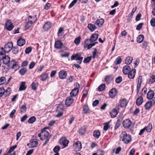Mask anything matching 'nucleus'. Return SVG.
<instances>
[{"instance_id": "f257e3e1", "label": "nucleus", "mask_w": 155, "mask_h": 155, "mask_svg": "<svg viewBox=\"0 0 155 155\" xmlns=\"http://www.w3.org/2000/svg\"><path fill=\"white\" fill-rule=\"evenodd\" d=\"M38 136L40 137L41 140H45V143L43 144V146H45L49 141L51 137V135H49V133L46 131L45 129H43L41 132L38 134Z\"/></svg>"}, {"instance_id": "f03ea898", "label": "nucleus", "mask_w": 155, "mask_h": 155, "mask_svg": "<svg viewBox=\"0 0 155 155\" xmlns=\"http://www.w3.org/2000/svg\"><path fill=\"white\" fill-rule=\"evenodd\" d=\"M13 46V43L12 42H9L6 44L4 48H0V55H3L6 53L9 52L12 50Z\"/></svg>"}, {"instance_id": "7ed1b4c3", "label": "nucleus", "mask_w": 155, "mask_h": 155, "mask_svg": "<svg viewBox=\"0 0 155 155\" xmlns=\"http://www.w3.org/2000/svg\"><path fill=\"white\" fill-rule=\"evenodd\" d=\"M120 137V140L126 144H128L131 140V135L128 134L126 131H123L121 133Z\"/></svg>"}, {"instance_id": "20e7f679", "label": "nucleus", "mask_w": 155, "mask_h": 155, "mask_svg": "<svg viewBox=\"0 0 155 155\" xmlns=\"http://www.w3.org/2000/svg\"><path fill=\"white\" fill-rule=\"evenodd\" d=\"M83 59V57L81 56V55L78 53L72 55L71 57V60H75L78 61L77 62L79 64L81 63Z\"/></svg>"}, {"instance_id": "39448f33", "label": "nucleus", "mask_w": 155, "mask_h": 155, "mask_svg": "<svg viewBox=\"0 0 155 155\" xmlns=\"http://www.w3.org/2000/svg\"><path fill=\"white\" fill-rule=\"evenodd\" d=\"M89 41V40L88 39H87L84 41V48H87V49H90L93 46L95 45L96 44L98 43L97 42H95L94 43H90L89 44L87 43V42H88Z\"/></svg>"}, {"instance_id": "423d86ee", "label": "nucleus", "mask_w": 155, "mask_h": 155, "mask_svg": "<svg viewBox=\"0 0 155 155\" xmlns=\"http://www.w3.org/2000/svg\"><path fill=\"white\" fill-rule=\"evenodd\" d=\"M5 26L6 29L9 31L12 30L14 27L11 20H8L5 23Z\"/></svg>"}, {"instance_id": "0eeeda50", "label": "nucleus", "mask_w": 155, "mask_h": 155, "mask_svg": "<svg viewBox=\"0 0 155 155\" xmlns=\"http://www.w3.org/2000/svg\"><path fill=\"white\" fill-rule=\"evenodd\" d=\"M117 90L116 88H114L110 90L108 94L110 98H113L117 96Z\"/></svg>"}, {"instance_id": "6e6552de", "label": "nucleus", "mask_w": 155, "mask_h": 155, "mask_svg": "<svg viewBox=\"0 0 155 155\" xmlns=\"http://www.w3.org/2000/svg\"><path fill=\"white\" fill-rule=\"evenodd\" d=\"M76 87L73 89L70 93L71 96L74 97L76 96L78 94L79 90L78 88L79 87V84L78 83H76Z\"/></svg>"}, {"instance_id": "1a4fd4ad", "label": "nucleus", "mask_w": 155, "mask_h": 155, "mask_svg": "<svg viewBox=\"0 0 155 155\" xmlns=\"http://www.w3.org/2000/svg\"><path fill=\"white\" fill-rule=\"evenodd\" d=\"M60 144L64 146V147H65L68 146L69 141L65 137H62L60 139Z\"/></svg>"}, {"instance_id": "9d476101", "label": "nucleus", "mask_w": 155, "mask_h": 155, "mask_svg": "<svg viewBox=\"0 0 155 155\" xmlns=\"http://www.w3.org/2000/svg\"><path fill=\"white\" fill-rule=\"evenodd\" d=\"M73 146L74 147V150L76 152L80 150L82 148L81 143L79 141L77 142L74 144Z\"/></svg>"}, {"instance_id": "9b49d317", "label": "nucleus", "mask_w": 155, "mask_h": 155, "mask_svg": "<svg viewBox=\"0 0 155 155\" xmlns=\"http://www.w3.org/2000/svg\"><path fill=\"white\" fill-rule=\"evenodd\" d=\"M131 124V121L129 119H127L123 122V127L125 128H128L130 127Z\"/></svg>"}, {"instance_id": "f8f14e48", "label": "nucleus", "mask_w": 155, "mask_h": 155, "mask_svg": "<svg viewBox=\"0 0 155 155\" xmlns=\"http://www.w3.org/2000/svg\"><path fill=\"white\" fill-rule=\"evenodd\" d=\"M11 64H12L13 69L15 71L18 70L19 68V64L18 62L15 61V60H12L11 61Z\"/></svg>"}, {"instance_id": "ddd939ff", "label": "nucleus", "mask_w": 155, "mask_h": 155, "mask_svg": "<svg viewBox=\"0 0 155 155\" xmlns=\"http://www.w3.org/2000/svg\"><path fill=\"white\" fill-rule=\"evenodd\" d=\"M36 20V19L35 18H34L33 20H31L29 18L28 19V20L27 21L25 25V28H29L31 25L35 22Z\"/></svg>"}, {"instance_id": "4468645a", "label": "nucleus", "mask_w": 155, "mask_h": 155, "mask_svg": "<svg viewBox=\"0 0 155 155\" xmlns=\"http://www.w3.org/2000/svg\"><path fill=\"white\" fill-rule=\"evenodd\" d=\"M64 28L62 27H60L58 32V35L60 39L63 38L64 37Z\"/></svg>"}, {"instance_id": "2eb2a0df", "label": "nucleus", "mask_w": 155, "mask_h": 155, "mask_svg": "<svg viewBox=\"0 0 155 155\" xmlns=\"http://www.w3.org/2000/svg\"><path fill=\"white\" fill-rule=\"evenodd\" d=\"M59 78L61 79H64L66 78L67 75V72L62 70L60 71L58 73Z\"/></svg>"}, {"instance_id": "dca6fc26", "label": "nucleus", "mask_w": 155, "mask_h": 155, "mask_svg": "<svg viewBox=\"0 0 155 155\" xmlns=\"http://www.w3.org/2000/svg\"><path fill=\"white\" fill-rule=\"evenodd\" d=\"M98 35L97 34L94 33L92 34L90 37L89 41L91 43H94L97 41L98 38Z\"/></svg>"}, {"instance_id": "f3484780", "label": "nucleus", "mask_w": 155, "mask_h": 155, "mask_svg": "<svg viewBox=\"0 0 155 155\" xmlns=\"http://www.w3.org/2000/svg\"><path fill=\"white\" fill-rule=\"evenodd\" d=\"M74 100L72 97H67L65 102V104L68 106H70L73 103Z\"/></svg>"}, {"instance_id": "a211bd4d", "label": "nucleus", "mask_w": 155, "mask_h": 155, "mask_svg": "<svg viewBox=\"0 0 155 155\" xmlns=\"http://www.w3.org/2000/svg\"><path fill=\"white\" fill-rule=\"evenodd\" d=\"M131 68L128 65H126L124 66L123 69V72L125 74H127L130 71Z\"/></svg>"}, {"instance_id": "6ab92c4d", "label": "nucleus", "mask_w": 155, "mask_h": 155, "mask_svg": "<svg viewBox=\"0 0 155 155\" xmlns=\"http://www.w3.org/2000/svg\"><path fill=\"white\" fill-rule=\"evenodd\" d=\"M154 95V92L152 90H150L147 93V97L149 100L152 99Z\"/></svg>"}, {"instance_id": "aec40b11", "label": "nucleus", "mask_w": 155, "mask_h": 155, "mask_svg": "<svg viewBox=\"0 0 155 155\" xmlns=\"http://www.w3.org/2000/svg\"><path fill=\"white\" fill-rule=\"evenodd\" d=\"M135 74L136 70L135 69H132L128 74V77L130 79H133L134 77Z\"/></svg>"}, {"instance_id": "412c9836", "label": "nucleus", "mask_w": 155, "mask_h": 155, "mask_svg": "<svg viewBox=\"0 0 155 155\" xmlns=\"http://www.w3.org/2000/svg\"><path fill=\"white\" fill-rule=\"evenodd\" d=\"M25 43V39L20 38L17 41V44L18 45L20 46H23Z\"/></svg>"}, {"instance_id": "4be33fe9", "label": "nucleus", "mask_w": 155, "mask_h": 155, "mask_svg": "<svg viewBox=\"0 0 155 155\" xmlns=\"http://www.w3.org/2000/svg\"><path fill=\"white\" fill-rule=\"evenodd\" d=\"M62 45L63 43L61 40H58L55 42L54 47L56 48H61Z\"/></svg>"}, {"instance_id": "5701e85b", "label": "nucleus", "mask_w": 155, "mask_h": 155, "mask_svg": "<svg viewBox=\"0 0 155 155\" xmlns=\"http://www.w3.org/2000/svg\"><path fill=\"white\" fill-rule=\"evenodd\" d=\"M51 24L49 21L46 22L44 25L43 28L45 30H48L51 28Z\"/></svg>"}, {"instance_id": "b1692460", "label": "nucleus", "mask_w": 155, "mask_h": 155, "mask_svg": "<svg viewBox=\"0 0 155 155\" xmlns=\"http://www.w3.org/2000/svg\"><path fill=\"white\" fill-rule=\"evenodd\" d=\"M30 144L31 147H35L37 146L38 144V142L36 139H32L31 140Z\"/></svg>"}, {"instance_id": "393cba45", "label": "nucleus", "mask_w": 155, "mask_h": 155, "mask_svg": "<svg viewBox=\"0 0 155 155\" xmlns=\"http://www.w3.org/2000/svg\"><path fill=\"white\" fill-rule=\"evenodd\" d=\"M104 22V20L102 18L97 19L96 21L95 24L99 27H101Z\"/></svg>"}, {"instance_id": "a878e982", "label": "nucleus", "mask_w": 155, "mask_h": 155, "mask_svg": "<svg viewBox=\"0 0 155 155\" xmlns=\"http://www.w3.org/2000/svg\"><path fill=\"white\" fill-rule=\"evenodd\" d=\"M120 106L121 107H125L127 104V100L125 98L120 100Z\"/></svg>"}, {"instance_id": "bb28decb", "label": "nucleus", "mask_w": 155, "mask_h": 155, "mask_svg": "<svg viewBox=\"0 0 155 155\" xmlns=\"http://www.w3.org/2000/svg\"><path fill=\"white\" fill-rule=\"evenodd\" d=\"M110 113L111 117L113 118L116 116L118 114V112L115 109H113Z\"/></svg>"}, {"instance_id": "cd10ccee", "label": "nucleus", "mask_w": 155, "mask_h": 155, "mask_svg": "<svg viewBox=\"0 0 155 155\" xmlns=\"http://www.w3.org/2000/svg\"><path fill=\"white\" fill-rule=\"evenodd\" d=\"M90 113V110L89 109L88 106L84 105L83 107V113L84 114H87Z\"/></svg>"}, {"instance_id": "c85d7f7f", "label": "nucleus", "mask_w": 155, "mask_h": 155, "mask_svg": "<svg viewBox=\"0 0 155 155\" xmlns=\"http://www.w3.org/2000/svg\"><path fill=\"white\" fill-rule=\"evenodd\" d=\"M3 60V63L5 64H7L10 62V58L8 56H5L2 57Z\"/></svg>"}, {"instance_id": "c756f323", "label": "nucleus", "mask_w": 155, "mask_h": 155, "mask_svg": "<svg viewBox=\"0 0 155 155\" xmlns=\"http://www.w3.org/2000/svg\"><path fill=\"white\" fill-rule=\"evenodd\" d=\"M11 89L9 87L6 90H5L3 95L5 97L9 96L11 94Z\"/></svg>"}, {"instance_id": "7c9ffc66", "label": "nucleus", "mask_w": 155, "mask_h": 155, "mask_svg": "<svg viewBox=\"0 0 155 155\" xmlns=\"http://www.w3.org/2000/svg\"><path fill=\"white\" fill-rule=\"evenodd\" d=\"M143 102V98L142 96H140L137 99L136 101V104L138 106L140 105Z\"/></svg>"}, {"instance_id": "2f4dec72", "label": "nucleus", "mask_w": 155, "mask_h": 155, "mask_svg": "<svg viewBox=\"0 0 155 155\" xmlns=\"http://www.w3.org/2000/svg\"><path fill=\"white\" fill-rule=\"evenodd\" d=\"M27 71V69L24 67H22L19 71V74L21 75H25Z\"/></svg>"}, {"instance_id": "473e14b6", "label": "nucleus", "mask_w": 155, "mask_h": 155, "mask_svg": "<svg viewBox=\"0 0 155 155\" xmlns=\"http://www.w3.org/2000/svg\"><path fill=\"white\" fill-rule=\"evenodd\" d=\"M88 28L91 31H93L96 28V26L91 24H89L87 26Z\"/></svg>"}, {"instance_id": "72a5a7b5", "label": "nucleus", "mask_w": 155, "mask_h": 155, "mask_svg": "<svg viewBox=\"0 0 155 155\" xmlns=\"http://www.w3.org/2000/svg\"><path fill=\"white\" fill-rule=\"evenodd\" d=\"M100 133L99 130H97L94 131L93 135L94 137L97 139H98L100 135Z\"/></svg>"}, {"instance_id": "f704fd0d", "label": "nucleus", "mask_w": 155, "mask_h": 155, "mask_svg": "<svg viewBox=\"0 0 155 155\" xmlns=\"http://www.w3.org/2000/svg\"><path fill=\"white\" fill-rule=\"evenodd\" d=\"M25 82H22L20 84L19 88L20 91H22L25 90L26 88V87L25 86Z\"/></svg>"}, {"instance_id": "c9c22d12", "label": "nucleus", "mask_w": 155, "mask_h": 155, "mask_svg": "<svg viewBox=\"0 0 155 155\" xmlns=\"http://www.w3.org/2000/svg\"><path fill=\"white\" fill-rule=\"evenodd\" d=\"M152 103L150 101H147L144 105L145 109L146 110L149 109L152 106Z\"/></svg>"}, {"instance_id": "e433bc0d", "label": "nucleus", "mask_w": 155, "mask_h": 155, "mask_svg": "<svg viewBox=\"0 0 155 155\" xmlns=\"http://www.w3.org/2000/svg\"><path fill=\"white\" fill-rule=\"evenodd\" d=\"M137 7L134 8L133 9L130 13L129 15L128 16V19L130 21L131 20V18H132L133 16L134 13L137 10Z\"/></svg>"}, {"instance_id": "4c0bfd02", "label": "nucleus", "mask_w": 155, "mask_h": 155, "mask_svg": "<svg viewBox=\"0 0 155 155\" xmlns=\"http://www.w3.org/2000/svg\"><path fill=\"white\" fill-rule=\"evenodd\" d=\"M133 58L132 57L128 56L125 59V63L127 64H130L132 62Z\"/></svg>"}, {"instance_id": "58836bf2", "label": "nucleus", "mask_w": 155, "mask_h": 155, "mask_svg": "<svg viewBox=\"0 0 155 155\" xmlns=\"http://www.w3.org/2000/svg\"><path fill=\"white\" fill-rule=\"evenodd\" d=\"M41 77V80L42 81H45L48 77V73H44L40 76Z\"/></svg>"}, {"instance_id": "ea45409f", "label": "nucleus", "mask_w": 155, "mask_h": 155, "mask_svg": "<svg viewBox=\"0 0 155 155\" xmlns=\"http://www.w3.org/2000/svg\"><path fill=\"white\" fill-rule=\"evenodd\" d=\"M144 36L142 35H140L137 38V41L138 43H141L143 40Z\"/></svg>"}, {"instance_id": "a19ab883", "label": "nucleus", "mask_w": 155, "mask_h": 155, "mask_svg": "<svg viewBox=\"0 0 155 155\" xmlns=\"http://www.w3.org/2000/svg\"><path fill=\"white\" fill-rule=\"evenodd\" d=\"M144 128H145V130H146L147 132H150L152 128V124H149L148 126L145 127Z\"/></svg>"}, {"instance_id": "79ce46f5", "label": "nucleus", "mask_w": 155, "mask_h": 155, "mask_svg": "<svg viewBox=\"0 0 155 155\" xmlns=\"http://www.w3.org/2000/svg\"><path fill=\"white\" fill-rule=\"evenodd\" d=\"M155 81V75H152L151 76L149 80L148 83L149 84H152Z\"/></svg>"}, {"instance_id": "37998d69", "label": "nucleus", "mask_w": 155, "mask_h": 155, "mask_svg": "<svg viewBox=\"0 0 155 155\" xmlns=\"http://www.w3.org/2000/svg\"><path fill=\"white\" fill-rule=\"evenodd\" d=\"M36 120V118L35 116L31 117L28 120V122L30 124L33 123Z\"/></svg>"}, {"instance_id": "c03bdc74", "label": "nucleus", "mask_w": 155, "mask_h": 155, "mask_svg": "<svg viewBox=\"0 0 155 155\" xmlns=\"http://www.w3.org/2000/svg\"><path fill=\"white\" fill-rule=\"evenodd\" d=\"M86 128L85 127H81L79 130V133L81 135H83L85 132Z\"/></svg>"}, {"instance_id": "a18cd8bd", "label": "nucleus", "mask_w": 155, "mask_h": 155, "mask_svg": "<svg viewBox=\"0 0 155 155\" xmlns=\"http://www.w3.org/2000/svg\"><path fill=\"white\" fill-rule=\"evenodd\" d=\"M105 88V85L104 84H102L99 86L97 88L99 91H103Z\"/></svg>"}, {"instance_id": "49530a36", "label": "nucleus", "mask_w": 155, "mask_h": 155, "mask_svg": "<svg viewBox=\"0 0 155 155\" xmlns=\"http://www.w3.org/2000/svg\"><path fill=\"white\" fill-rule=\"evenodd\" d=\"M12 50V52L14 54H16L18 53V51L19 48H18L17 46L16 47L15 46H13Z\"/></svg>"}, {"instance_id": "de8ad7c7", "label": "nucleus", "mask_w": 155, "mask_h": 155, "mask_svg": "<svg viewBox=\"0 0 155 155\" xmlns=\"http://www.w3.org/2000/svg\"><path fill=\"white\" fill-rule=\"evenodd\" d=\"M112 75H110L107 76L105 78V81L107 82H110L112 81L113 79Z\"/></svg>"}, {"instance_id": "09e8293b", "label": "nucleus", "mask_w": 155, "mask_h": 155, "mask_svg": "<svg viewBox=\"0 0 155 155\" xmlns=\"http://www.w3.org/2000/svg\"><path fill=\"white\" fill-rule=\"evenodd\" d=\"M121 121H122L121 118H120V119H118V120L116 124V125L114 127V128L115 129H117L120 126V125L121 123Z\"/></svg>"}, {"instance_id": "8fccbe9b", "label": "nucleus", "mask_w": 155, "mask_h": 155, "mask_svg": "<svg viewBox=\"0 0 155 155\" xmlns=\"http://www.w3.org/2000/svg\"><path fill=\"white\" fill-rule=\"evenodd\" d=\"M38 84V83L33 82L31 85L32 89L34 90H36Z\"/></svg>"}, {"instance_id": "3c124183", "label": "nucleus", "mask_w": 155, "mask_h": 155, "mask_svg": "<svg viewBox=\"0 0 155 155\" xmlns=\"http://www.w3.org/2000/svg\"><path fill=\"white\" fill-rule=\"evenodd\" d=\"M109 122H106L104 124V127L103 129L104 130H105L106 131L107 130L110 128V126L109 125Z\"/></svg>"}, {"instance_id": "603ef678", "label": "nucleus", "mask_w": 155, "mask_h": 155, "mask_svg": "<svg viewBox=\"0 0 155 155\" xmlns=\"http://www.w3.org/2000/svg\"><path fill=\"white\" fill-rule=\"evenodd\" d=\"M122 61V59L120 57H118L116 59L114 63L116 65L120 64Z\"/></svg>"}, {"instance_id": "864d4df0", "label": "nucleus", "mask_w": 155, "mask_h": 155, "mask_svg": "<svg viewBox=\"0 0 155 155\" xmlns=\"http://www.w3.org/2000/svg\"><path fill=\"white\" fill-rule=\"evenodd\" d=\"M6 79L5 77H2L0 78V85L5 83Z\"/></svg>"}, {"instance_id": "5fc2aeb1", "label": "nucleus", "mask_w": 155, "mask_h": 155, "mask_svg": "<svg viewBox=\"0 0 155 155\" xmlns=\"http://www.w3.org/2000/svg\"><path fill=\"white\" fill-rule=\"evenodd\" d=\"M27 109L26 106L25 104L23 105L21 107V113H25L26 112Z\"/></svg>"}, {"instance_id": "6e6d98bb", "label": "nucleus", "mask_w": 155, "mask_h": 155, "mask_svg": "<svg viewBox=\"0 0 155 155\" xmlns=\"http://www.w3.org/2000/svg\"><path fill=\"white\" fill-rule=\"evenodd\" d=\"M92 58V57L91 56H90L85 58L83 61L84 62V63H88L91 60Z\"/></svg>"}, {"instance_id": "4d7b16f0", "label": "nucleus", "mask_w": 155, "mask_h": 155, "mask_svg": "<svg viewBox=\"0 0 155 155\" xmlns=\"http://www.w3.org/2000/svg\"><path fill=\"white\" fill-rule=\"evenodd\" d=\"M32 49V48L31 47H29L26 48L25 50V53L26 54H29L30 53Z\"/></svg>"}, {"instance_id": "13d9d810", "label": "nucleus", "mask_w": 155, "mask_h": 155, "mask_svg": "<svg viewBox=\"0 0 155 155\" xmlns=\"http://www.w3.org/2000/svg\"><path fill=\"white\" fill-rule=\"evenodd\" d=\"M60 147L59 146H56L53 149V150L55 153H58V151L60 150Z\"/></svg>"}, {"instance_id": "bf43d9fd", "label": "nucleus", "mask_w": 155, "mask_h": 155, "mask_svg": "<svg viewBox=\"0 0 155 155\" xmlns=\"http://www.w3.org/2000/svg\"><path fill=\"white\" fill-rule=\"evenodd\" d=\"M17 147V145H15L13 146H12L10 148L9 150L8 151V153H11L13 151V150H15V149Z\"/></svg>"}, {"instance_id": "052dcab7", "label": "nucleus", "mask_w": 155, "mask_h": 155, "mask_svg": "<svg viewBox=\"0 0 155 155\" xmlns=\"http://www.w3.org/2000/svg\"><path fill=\"white\" fill-rule=\"evenodd\" d=\"M141 82L139 81L137 82V93H138L139 91L140 90V88L141 87Z\"/></svg>"}, {"instance_id": "680f3d73", "label": "nucleus", "mask_w": 155, "mask_h": 155, "mask_svg": "<svg viewBox=\"0 0 155 155\" xmlns=\"http://www.w3.org/2000/svg\"><path fill=\"white\" fill-rule=\"evenodd\" d=\"M122 79L121 77L118 76L116 79V82L117 84H119L122 81Z\"/></svg>"}, {"instance_id": "e2e57ef3", "label": "nucleus", "mask_w": 155, "mask_h": 155, "mask_svg": "<svg viewBox=\"0 0 155 155\" xmlns=\"http://www.w3.org/2000/svg\"><path fill=\"white\" fill-rule=\"evenodd\" d=\"M93 54V56L92 57L94 58L96 57V56L97 54H98V52L97 51V49L96 48H95L94 49V51L92 52Z\"/></svg>"}, {"instance_id": "0e129e2a", "label": "nucleus", "mask_w": 155, "mask_h": 155, "mask_svg": "<svg viewBox=\"0 0 155 155\" xmlns=\"http://www.w3.org/2000/svg\"><path fill=\"white\" fill-rule=\"evenodd\" d=\"M81 38L80 37H78L76 38L74 41V43L77 45L79 44L80 42Z\"/></svg>"}, {"instance_id": "69168bd1", "label": "nucleus", "mask_w": 155, "mask_h": 155, "mask_svg": "<svg viewBox=\"0 0 155 155\" xmlns=\"http://www.w3.org/2000/svg\"><path fill=\"white\" fill-rule=\"evenodd\" d=\"M150 23L151 26L153 27L155 26V18H152L150 21Z\"/></svg>"}, {"instance_id": "338daca9", "label": "nucleus", "mask_w": 155, "mask_h": 155, "mask_svg": "<svg viewBox=\"0 0 155 155\" xmlns=\"http://www.w3.org/2000/svg\"><path fill=\"white\" fill-rule=\"evenodd\" d=\"M16 112V110L15 109H13L11 112L10 114V117L11 118H13L15 117L14 114Z\"/></svg>"}, {"instance_id": "774afa93", "label": "nucleus", "mask_w": 155, "mask_h": 155, "mask_svg": "<svg viewBox=\"0 0 155 155\" xmlns=\"http://www.w3.org/2000/svg\"><path fill=\"white\" fill-rule=\"evenodd\" d=\"M77 2V0H74L70 4L69 6V8H70L73 6Z\"/></svg>"}]
</instances>
